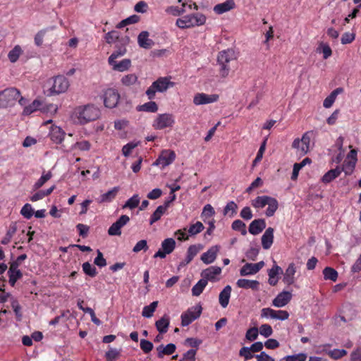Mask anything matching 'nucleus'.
I'll return each instance as SVG.
<instances>
[{
	"label": "nucleus",
	"instance_id": "f257e3e1",
	"mask_svg": "<svg viewBox=\"0 0 361 361\" xmlns=\"http://www.w3.org/2000/svg\"><path fill=\"white\" fill-rule=\"evenodd\" d=\"M100 116L99 109L93 104L80 106L74 109L73 118L80 124H85L97 119Z\"/></svg>",
	"mask_w": 361,
	"mask_h": 361
},
{
	"label": "nucleus",
	"instance_id": "f03ea898",
	"mask_svg": "<svg viewBox=\"0 0 361 361\" xmlns=\"http://www.w3.org/2000/svg\"><path fill=\"white\" fill-rule=\"evenodd\" d=\"M69 87V81L63 75H57L49 78L44 86V92L47 96L59 94L67 91Z\"/></svg>",
	"mask_w": 361,
	"mask_h": 361
},
{
	"label": "nucleus",
	"instance_id": "7ed1b4c3",
	"mask_svg": "<svg viewBox=\"0 0 361 361\" xmlns=\"http://www.w3.org/2000/svg\"><path fill=\"white\" fill-rule=\"evenodd\" d=\"M175 85V82L171 80L169 77H160L147 88L145 92L149 100L154 99L157 92H164L168 89L173 87Z\"/></svg>",
	"mask_w": 361,
	"mask_h": 361
},
{
	"label": "nucleus",
	"instance_id": "20e7f679",
	"mask_svg": "<svg viewBox=\"0 0 361 361\" xmlns=\"http://www.w3.org/2000/svg\"><path fill=\"white\" fill-rule=\"evenodd\" d=\"M206 20L207 18L204 14L196 13L178 18L176 25L179 28L185 29L203 25L206 23Z\"/></svg>",
	"mask_w": 361,
	"mask_h": 361
},
{
	"label": "nucleus",
	"instance_id": "39448f33",
	"mask_svg": "<svg viewBox=\"0 0 361 361\" xmlns=\"http://www.w3.org/2000/svg\"><path fill=\"white\" fill-rule=\"evenodd\" d=\"M235 52L233 49H228L219 53L217 61L220 66V75L223 78L228 76L230 67L228 63L235 59Z\"/></svg>",
	"mask_w": 361,
	"mask_h": 361
},
{
	"label": "nucleus",
	"instance_id": "423d86ee",
	"mask_svg": "<svg viewBox=\"0 0 361 361\" xmlns=\"http://www.w3.org/2000/svg\"><path fill=\"white\" fill-rule=\"evenodd\" d=\"M20 92L14 87L7 88L0 92V108H6L14 105L20 97Z\"/></svg>",
	"mask_w": 361,
	"mask_h": 361
},
{
	"label": "nucleus",
	"instance_id": "0eeeda50",
	"mask_svg": "<svg viewBox=\"0 0 361 361\" xmlns=\"http://www.w3.org/2000/svg\"><path fill=\"white\" fill-rule=\"evenodd\" d=\"M312 132H306L303 134L301 139H295L293 142L292 147L295 149L297 153L300 155L306 154L311 148Z\"/></svg>",
	"mask_w": 361,
	"mask_h": 361
},
{
	"label": "nucleus",
	"instance_id": "6e6552de",
	"mask_svg": "<svg viewBox=\"0 0 361 361\" xmlns=\"http://www.w3.org/2000/svg\"><path fill=\"white\" fill-rule=\"evenodd\" d=\"M202 311V307L200 305H196L188 308L185 312H183L181 317L182 326H188L193 321L198 319Z\"/></svg>",
	"mask_w": 361,
	"mask_h": 361
},
{
	"label": "nucleus",
	"instance_id": "1a4fd4ad",
	"mask_svg": "<svg viewBox=\"0 0 361 361\" xmlns=\"http://www.w3.org/2000/svg\"><path fill=\"white\" fill-rule=\"evenodd\" d=\"M175 123V118L171 114H159L152 123V127L155 130H162L166 128H171Z\"/></svg>",
	"mask_w": 361,
	"mask_h": 361
},
{
	"label": "nucleus",
	"instance_id": "9d476101",
	"mask_svg": "<svg viewBox=\"0 0 361 361\" xmlns=\"http://www.w3.org/2000/svg\"><path fill=\"white\" fill-rule=\"evenodd\" d=\"M176 159V154L171 149H164L161 152L158 158L153 163V166H157L161 169L171 164Z\"/></svg>",
	"mask_w": 361,
	"mask_h": 361
},
{
	"label": "nucleus",
	"instance_id": "9b49d317",
	"mask_svg": "<svg viewBox=\"0 0 361 361\" xmlns=\"http://www.w3.org/2000/svg\"><path fill=\"white\" fill-rule=\"evenodd\" d=\"M120 99V94L117 90L108 88L103 94L104 104L106 108L112 109L117 106Z\"/></svg>",
	"mask_w": 361,
	"mask_h": 361
},
{
	"label": "nucleus",
	"instance_id": "f8f14e48",
	"mask_svg": "<svg viewBox=\"0 0 361 361\" xmlns=\"http://www.w3.org/2000/svg\"><path fill=\"white\" fill-rule=\"evenodd\" d=\"M219 99V96L217 94L197 93L193 97V103L197 106L204 105L215 103Z\"/></svg>",
	"mask_w": 361,
	"mask_h": 361
},
{
	"label": "nucleus",
	"instance_id": "ddd939ff",
	"mask_svg": "<svg viewBox=\"0 0 361 361\" xmlns=\"http://www.w3.org/2000/svg\"><path fill=\"white\" fill-rule=\"evenodd\" d=\"M176 246V241L171 238H166L161 243V249L159 250L154 255V258H165L166 255L171 253Z\"/></svg>",
	"mask_w": 361,
	"mask_h": 361
},
{
	"label": "nucleus",
	"instance_id": "4468645a",
	"mask_svg": "<svg viewBox=\"0 0 361 361\" xmlns=\"http://www.w3.org/2000/svg\"><path fill=\"white\" fill-rule=\"evenodd\" d=\"M130 221L127 215H121L120 218L114 222L108 230V234L111 236L121 235V228L126 226Z\"/></svg>",
	"mask_w": 361,
	"mask_h": 361
},
{
	"label": "nucleus",
	"instance_id": "2eb2a0df",
	"mask_svg": "<svg viewBox=\"0 0 361 361\" xmlns=\"http://www.w3.org/2000/svg\"><path fill=\"white\" fill-rule=\"evenodd\" d=\"M298 267L293 262L290 263L283 274V281L284 283L290 286L295 281V274L297 272Z\"/></svg>",
	"mask_w": 361,
	"mask_h": 361
},
{
	"label": "nucleus",
	"instance_id": "dca6fc26",
	"mask_svg": "<svg viewBox=\"0 0 361 361\" xmlns=\"http://www.w3.org/2000/svg\"><path fill=\"white\" fill-rule=\"evenodd\" d=\"M8 275L9 277V283L11 286H14L16 281L21 279L23 276V274L21 271L18 269V262H12L10 265L9 269L8 271Z\"/></svg>",
	"mask_w": 361,
	"mask_h": 361
},
{
	"label": "nucleus",
	"instance_id": "f3484780",
	"mask_svg": "<svg viewBox=\"0 0 361 361\" xmlns=\"http://www.w3.org/2000/svg\"><path fill=\"white\" fill-rule=\"evenodd\" d=\"M221 273V268L216 266H212L209 268L203 270L201 273V276L203 279L212 281H217V276Z\"/></svg>",
	"mask_w": 361,
	"mask_h": 361
},
{
	"label": "nucleus",
	"instance_id": "a211bd4d",
	"mask_svg": "<svg viewBox=\"0 0 361 361\" xmlns=\"http://www.w3.org/2000/svg\"><path fill=\"white\" fill-rule=\"evenodd\" d=\"M291 298L292 294L290 292L283 291L273 300L272 305L276 307H283L290 301Z\"/></svg>",
	"mask_w": 361,
	"mask_h": 361
},
{
	"label": "nucleus",
	"instance_id": "6ab92c4d",
	"mask_svg": "<svg viewBox=\"0 0 361 361\" xmlns=\"http://www.w3.org/2000/svg\"><path fill=\"white\" fill-rule=\"evenodd\" d=\"M54 29H55V26H51V27H47L45 29H42V30H39L35 36V39H34L35 44L37 47L41 46L43 43V39L46 36L49 37V39H51V40L55 39L56 36H54L53 34L49 35L50 31H51Z\"/></svg>",
	"mask_w": 361,
	"mask_h": 361
},
{
	"label": "nucleus",
	"instance_id": "aec40b11",
	"mask_svg": "<svg viewBox=\"0 0 361 361\" xmlns=\"http://www.w3.org/2000/svg\"><path fill=\"white\" fill-rule=\"evenodd\" d=\"M66 135L65 132L59 126H51L49 131V137L56 144H61Z\"/></svg>",
	"mask_w": 361,
	"mask_h": 361
},
{
	"label": "nucleus",
	"instance_id": "412c9836",
	"mask_svg": "<svg viewBox=\"0 0 361 361\" xmlns=\"http://www.w3.org/2000/svg\"><path fill=\"white\" fill-rule=\"evenodd\" d=\"M137 43L142 48L148 49L152 47L154 42L149 38V32L147 31L141 32L137 37Z\"/></svg>",
	"mask_w": 361,
	"mask_h": 361
},
{
	"label": "nucleus",
	"instance_id": "4be33fe9",
	"mask_svg": "<svg viewBox=\"0 0 361 361\" xmlns=\"http://www.w3.org/2000/svg\"><path fill=\"white\" fill-rule=\"evenodd\" d=\"M219 250V248L217 245L210 247L206 252L202 255V261L207 264L212 263L216 258Z\"/></svg>",
	"mask_w": 361,
	"mask_h": 361
},
{
	"label": "nucleus",
	"instance_id": "5701e85b",
	"mask_svg": "<svg viewBox=\"0 0 361 361\" xmlns=\"http://www.w3.org/2000/svg\"><path fill=\"white\" fill-rule=\"evenodd\" d=\"M236 285L238 287L245 289H251L257 290L259 288V282L256 280H249L245 279H240L237 281Z\"/></svg>",
	"mask_w": 361,
	"mask_h": 361
},
{
	"label": "nucleus",
	"instance_id": "b1692460",
	"mask_svg": "<svg viewBox=\"0 0 361 361\" xmlns=\"http://www.w3.org/2000/svg\"><path fill=\"white\" fill-rule=\"evenodd\" d=\"M266 228L264 219H255L249 226V232L252 235H258Z\"/></svg>",
	"mask_w": 361,
	"mask_h": 361
},
{
	"label": "nucleus",
	"instance_id": "393cba45",
	"mask_svg": "<svg viewBox=\"0 0 361 361\" xmlns=\"http://www.w3.org/2000/svg\"><path fill=\"white\" fill-rule=\"evenodd\" d=\"M231 290H232L231 286L229 285H227L224 288V289L219 293V302L223 308H226L229 303Z\"/></svg>",
	"mask_w": 361,
	"mask_h": 361
},
{
	"label": "nucleus",
	"instance_id": "a878e982",
	"mask_svg": "<svg viewBox=\"0 0 361 361\" xmlns=\"http://www.w3.org/2000/svg\"><path fill=\"white\" fill-rule=\"evenodd\" d=\"M274 241V228L269 227L266 229L262 236V245L264 249L268 250L271 247Z\"/></svg>",
	"mask_w": 361,
	"mask_h": 361
},
{
	"label": "nucleus",
	"instance_id": "bb28decb",
	"mask_svg": "<svg viewBox=\"0 0 361 361\" xmlns=\"http://www.w3.org/2000/svg\"><path fill=\"white\" fill-rule=\"evenodd\" d=\"M109 64L114 71L124 72L128 71L131 66V61L129 59H124L121 61H112V63H109Z\"/></svg>",
	"mask_w": 361,
	"mask_h": 361
},
{
	"label": "nucleus",
	"instance_id": "cd10ccee",
	"mask_svg": "<svg viewBox=\"0 0 361 361\" xmlns=\"http://www.w3.org/2000/svg\"><path fill=\"white\" fill-rule=\"evenodd\" d=\"M235 7V2L233 0H226V1L216 4L214 7V11L217 14H222L227 11H231Z\"/></svg>",
	"mask_w": 361,
	"mask_h": 361
},
{
	"label": "nucleus",
	"instance_id": "c85d7f7f",
	"mask_svg": "<svg viewBox=\"0 0 361 361\" xmlns=\"http://www.w3.org/2000/svg\"><path fill=\"white\" fill-rule=\"evenodd\" d=\"M119 190L118 187H114L111 190L108 192L101 195L97 199V202L99 203H104V202H111L116 196Z\"/></svg>",
	"mask_w": 361,
	"mask_h": 361
},
{
	"label": "nucleus",
	"instance_id": "c756f323",
	"mask_svg": "<svg viewBox=\"0 0 361 361\" xmlns=\"http://www.w3.org/2000/svg\"><path fill=\"white\" fill-rule=\"evenodd\" d=\"M176 349V345L173 343H169L166 346L160 345L157 348L158 357L163 358L164 355H172Z\"/></svg>",
	"mask_w": 361,
	"mask_h": 361
},
{
	"label": "nucleus",
	"instance_id": "7c9ffc66",
	"mask_svg": "<svg viewBox=\"0 0 361 361\" xmlns=\"http://www.w3.org/2000/svg\"><path fill=\"white\" fill-rule=\"evenodd\" d=\"M341 173V170L340 167H336V169H331L328 172H326L322 178V181L324 183H329L335 178H336Z\"/></svg>",
	"mask_w": 361,
	"mask_h": 361
},
{
	"label": "nucleus",
	"instance_id": "2f4dec72",
	"mask_svg": "<svg viewBox=\"0 0 361 361\" xmlns=\"http://www.w3.org/2000/svg\"><path fill=\"white\" fill-rule=\"evenodd\" d=\"M42 102L41 101L35 99L32 104L24 107L23 114L25 116L30 115L37 110H40V109H42Z\"/></svg>",
	"mask_w": 361,
	"mask_h": 361
},
{
	"label": "nucleus",
	"instance_id": "473e14b6",
	"mask_svg": "<svg viewBox=\"0 0 361 361\" xmlns=\"http://www.w3.org/2000/svg\"><path fill=\"white\" fill-rule=\"evenodd\" d=\"M271 197L263 195L258 196L252 200V206L256 209H262L267 206Z\"/></svg>",
	"mask_w": 361,
	"mask_h": 361
},
{
	"label": "nucleus",
	"instance_id": "72a5a7b5",
	"mask_svg": "<svg viewBox=\"0 0 361 361\" xmlns=\"http://www.w3.org/2000/svg\"><path fill=\"white\" fill-rule=\"evenodd\" d=\"M91 147V144L87 140H81L78 141L73 145H71L69 151H75V150H80V151H89Z\"/></svg>",
	"mask_w": 361,
	"mask_h": 361
},
{
	"label": "nucleus",
	"instance_id": "f704fd0d",
	"mask_svg": "<svg viewBox=\"0 0 361 361\" xmlns=\"http://www.w3.org/2000/svg\"><path fill=\"white\" fill-rule=\"evenodd\" d=\"M54 189H55V185H52L51 187H50L47 190H39V191L37 192L36 193H35L34 195H32L30 197V200L32 202H37V201H38L39 200H42L44 197L49 195L53 192V190Z\"/></svg>",
	"mask_w": 361,
	"mask_h": 361
},
{
	"label": "nucleus",
	"instance_id": "c9c22d12",
	"mask_svg": "<svg viewBox=\"0 0 361 361\" xmlns=\"http://www.w3.org/2000/svg\"><path fill=\"white\" fill-rule=\"evenodd\" d=\"M169 323V319L166 317H163L156 322L155 325L160 334H165L168 331Z\"/></svg>",
	"mask_w": 361,
	"mask_h": 361
},
{
	"label": "nucleus",
	"instance_id": "e433bc0d",
	"mask_svg": "<svg viewBox=\"0 0 361 361\" xmlns=\"http://www.w3.org/2000/svg\"><path fill=\"white\" fill-rule=\"evenodd\" d=\"M310 163H311V159L307 157L304 159L300 163H295L293 165V173H292V176H291V179L295 180L298 176L300 170L302 169V168L303 166H305L307 164H310Z\"/></svg>",
	"mask_w": 361,
	"mask_h": 361
},
{
	"label": "nucleus",
	"instance_id": "4c0bfd02",
	"mask_svg": "<svg viewBox=\"0 0 361 361\" xmlns=\"http://www.w3.org/2000/svg\"><path fill=\"white\" fill-rule=\"evenodd\" d=\"M166 209L167 208L166 206H164L163 204L159 206L151 216L149 220L150 225H152L156 221L159 220L161 216L166 212Z\"/></svg>",
	"mask_w": 361,
	"mask_h": 361
},
{
	"label": "nucleus",
	"instance_id": "58836bf2",
	"mask_svg": "<svg viewBox=\"0 0 361 361\" xmlns=\"http://www.w3.org/2000/svg\"><path fill=\"white\" fill-rule=\"evenodd\" d=\"M138 80L137 76L135 73H130L124 75L121 82L123 85L126 87H130L136 84Z\"/></svg>",
	"mask_w": 361,
	"mask_h": 361
},
{
	"label": "nucleus",
	"instance_id": "ea45409f",
	"mask_svg": "<svg viewBox=\"0 0 361 361\" xmlns=\"http://www.w3.org/2000/svg\"><path fill=\"white\" fill-rule=\"evenodd\" d=\"M199 249L196 245H190L187 251V256L184 260V262H181L180 265H185L189 264L192 259L196 256L198 253Z\"/></svg>",
	"mask_w": 361,
	"mask_h": 361
},
{
	"label": "nucleus",
	"instance_id": "a19ab883",
	"mask_svg": "<svg viewBox=\"0 0 361 361\" xmlns=\"http://www.w3.org/2000/svg\"><path fill=\"white\" fill-rule=\"evenodd\" d=\"M268 202L269 203H267V204L268 207L265 213L267 216L270 217L272 216L277 210L279 204L278 201L275 198L271 197H270Z\"/></svg>",
	"mask_w": 361,
	"mask_h": 361
},
{
	"label": "nucleus",
	"instance_id": "79ce46f5",
	"mask_svg": "<svg viewBox=\"0 0 361 361\" xmlns=\"http://www.w3.org/2000/svg\"><path fill=\"white\" fill-rule=\"evenodd\" d=\"M207 285V281L205 279H200L192 288V294L194 296H199L204 290Z\"/></svg>",
	"mask_w": 361,
	"mask_h": 361
},
{
	"label": "nucleus",
	"instance_id": "37998d69",
	"mask_svg": "<svg viewBox=\"0 0 361 361\" xmlns=\"http://www.w3.org/2000/svg\"><path fill=\"white\" fill-rule=\"evenodd\" d=\"M257 273V270L254 264L246 263L240 270L241 276L253 275Z\"/></svg>",
	"mask_w": 361,
	"mask_h": 361
},
{
	"label": "nucleus",
	"instance_id": "c03bdc74",
	"mask_svg": "<svg viewBox=\"0 0 361 361\" xmlns=\"http://www.w3.org/2000/svg\"><path fill=\"white\" fill-rule=\"evenodd\" d=\"M157 305H158V302L154 301L149 305L145 306L143 307V310L142 312V315L146 318L152 317Z\"/></svg>",
	"mask_w": 361,
	"mask_h": 361
},
{
	"label": "nucleus",
	"instance_id": "a18cd8bd",
	"mask_svg": "<svg viewBox=\"0 0 361 361\" xmlns=\"http://www.w3.org/2000/svg\"><path fill=\"white\" fill-rule=\"evenodd\" d=\"M140 200V198L139 195L135 194L126 201V202L123 205V208H129L130 209H133L138 206Z\"/></svg>",
	"mask_w": 361,
	"mask_h": 361
},
{
	"label": "nucleus",
	"instance_id": "49530a36",
	"mask_svg": "<svg viewBox=\"0 0 361 361\" xmlns=\"http://www.w3.org/2000/svg\"><path fill=\"white\" fill-rule=\"evenodd\" d=\"M323 274L325 280L336 281L338 279V272L331 267H326L323 270Z\"/></svg>",
	"mask_w": 361,
	"mask_h": 361
},
{
	"label": "nucleus",
	"instance_id": "de8ad7c7",
	"mask_svg": "<svg viewBox=\"0 0 361 361\" xmlns=\"http://www.w3.org/2000/svg\"><path fill=\"white\" fill-rule=\"evenodd\" d=\"M52 177V173L51 171H48L47 173L42 174V176L37 180V182L33 185L34 190H38L41 187L44 185V184L48 181Z\"/></svg>",
	"mask_w": 361,
	"mask_h": 361
},
{
	"label": "nucleus",
	"instance_id": "09e8293b",
	"mask_svg": "<svg viewBox=\"0 0 361 361\" xmlns=\"http://www.w3.org/2000/svg\"><path fill=\"white\" fill-rule=\"evenodd\" d=\"M22 54V49L19 45H16L14 47L13 49H11L8 54V57L11 62L15 63L19 59V56Z\"/></svg>",
	"mask_w": 361,
	"mask_h": 361
},
{
	"label": "nucleus",
	"instance_id": "8fccbe9b",
	"mask_svg": "<svg viewBox=\"0 0 361 361\" xmlns=\"http://www.w3.org/2000/svg\"><path fill=\"white\" fill-rule=\"evenodd\" d=\"M317 51L323 54V58L324 59H327L332 54V51L329 45L324 42H321L319 44Z\"/></svg>",
	"mask_w": 361,
	"mask_h": 361
},
{
	"label": "nucleus",
	"instance_id": "3c124183",
	"mask_svg": "<svg viewBox=\"0 0 361 361\" xmlns=\"http://www.w3.org/2000/svg\"><path fill=\"white\" fill-rule=\"evenodd\" d=\"M204 228V225L200 221H197L195 224L191 225L188 228V234L190 236L195 235L201 233Z\"/></svg>",
	"mask_w": 361,
	"mask_h": 361
},
{
	"label": "nucleus",
	"instance_id": "603ef678",
	"mask_svg": "<svg viewBox=\"0 0 361 361\" xmlns=\"http://www.w3.org/2000/svg\"><path fill=\"white\" fill-rule=\"evenodd\" d=\"M126 53V49L125 47H121L118 49L115 50L109 57L108 63H112V61H116L117 59L123 56Z\"/></svg>",
	"mask_w": 361,
	"mask_h": 361
},
{
	"label": "nucleus",
	"instance_id": "864d4df0",
	"mask_svg": "<svg viewBox=\"0 0 361 361\" xmlns=\"http://www.w3.org/2000/svg\"><path fill=\"white\" fill-rule=\"evenodd\" d=\"M139 110L146 112L154 113L157 111L158 106L156 102L150 101L141 105L139 107Z\"/></svg>",
	"mask_w": 361,
	"mask_h": 361
},
{
	"label": "nucleus",
	"instance_id": "5fc2aeb1",
	"mask_svg": "<svg viewBox=\"0 0 361 361\" xmlns=\"http://www.w3.org/2000/svg\"><path fill=\"white\" fill-rule=\"evenodd\" d=\"M231 227L234 231H240L243 235H245L247 234L246 225L241 220H235L232 223Z\"/></svg>",
	"mask_w": 361,
	"mask_h": 361
},
{
	"label": "nucleus",
	"instance_id": "6e6d98bb",
	"mask_svg": "<svg viewBox=\"0 0 361 361\" xmlns=\"http://www.w3.org/2000/svg\"><path fill=\"white\" fill-rule=\"evenodd\" d=\"M82 267L85 274L91 277H94L97 274L96 268L88 262L83 263Z\"/></svg>",
	"mask_w": 361,
	"mask_h": 361
},
{
	"label": "nucleus",
	"instance_id": "4d7b16f0",
	"mask_svg": "<svg viewBox=\"0 0 361 361\" xmlns=\"http://www.w3.org/2000/svg\"><path fill=\"white\" fill-rule=\"evenodd\" d=\"M20 214L25 219H30L34 214V209L32 205L26 203L20 210Z\"/></svg>",
	"mask_w": 361,
	"mask_h": 361
},
{
	"label": "nucleus",
	"instance_id": "13d9d810",
	"mask_svg": "<svg viewBox=\"0 0 361 361\" xmlns=\"http://www.w3.org/2000/svg\"><path fill=\"white\" fill-rule=\"evenodd\" d=\"M356 162L345 160L342 168L341 169V172L343 171L345 175H350L355 166Z\"/></svg>",
	"mask_w": 361,
	"mask_h": 361
},
{
	"label": "nucleus",
	"instance_id": "bf43d9fd",
	"mask_svg": "<svg viewBox=\"0 0 361 361\" xmlns=\"http://www.w3.org/2000/svg\"><path fill=\"white\" fill-rule=\"evenodd\" d=\"M140 17L137 15H133L123 20H121L117 25L118 28H122L127 25L133 24L138 22Z\"/></svg>",
	"mask_w": 361,
	"mask_h": 361
},
{
	"label": "nucleus",
	"instance_id": "052dcab7",
	"mask_svg": "<svg viewBox=\"0 0 361 361\" xmlns=\"http://www.w3.org/2000/svg\"><path fill=\"white\" fill-rule=\"evenodd\" d=\"M258 330H259V333L262 336H264L265 338L269 337L273 334V329H272L271 326L267 324L261 325V326L259 327V329H258Z\"/></svg>",
	"mask_w": 361,
	"mask_h": 361
},
{
	"label": "nucleus",
	"instance_id": "680f3d73",
	"mask_svg": "<svg viewBox=\"0 0 361 361\" xmlns=\"http://www.w3.org/2000/svg\"><path fill=\"white\" fill-rule=\"evenodd\" d=\"M262 318L266 319H275L276 317V310L269 307L263 308L261 310Z\"/></svg>",
	"mask_w": 361,
	"mask_h": 361
},
{
	"label": "nucleus",
	"instance_id": "e2e57ef3",
	"mask_svg": "<svg viewBox=\"0 0 361 361\" xmlns=\"http://www.w3.org/2000/svg\"><path fill=\"white\" fill-rule=\"evenodd\" d=\"M329 355L333 359L338 360L347 354V351L344 349H334L328 353Z\"/></svg>",
	"mask_w": 361,
	"mask_h": 361
},
{
	"label": "nucleus",
	"instance_id": "0e129e2a",
	"mask_svg": "<svg viewBox=\"0 0 361 361\" xmlns=\"http://www.w3.org/2000/svg\"><path fill=\"white\" fill-rule=\"evenodd\" d=\"M307 355L306 353H298L293 355H288L284 357L286 361H305Z\"/></svg>",
	"mask_w": 361,
	"mask_h": 361
},
{
	"label": "nucleus",
	"instance_id": "69168bd1",
	"mask_svg": "<svg viewBox=\"0 0 361 361\" xmlns=\"http://www.w3.org/2000/svg\"><path fill=\"white\" fill-rule=\"evenodd\" d=\"M214 214L215 211L213 207L211 204H207L204 207L201 216L202 218H209L213 216Z\"/></svg>",
	"mask_w": 361,
	"mask_h": 361
},
{
	"label": "nucleus",
	"instance_id": "338daca9",
	"mask_svg": "<svg viewBox=\"0 0 361 361\" xmlns=\"http://www.w3.org/2000/svg\"><path fill=\"white\" fill-rule=\"evenodd\" d=\"M148 250L147 242L146 240H141L138 241L133 248V252L137 253L141 250L146 251Z\"/></svg>",
	"mask_w": 361,
	"mask_h": 361
},
{
	"label": "nucleus",
	"instance_id": "774afa93",
	"mask_svg": "<svg viewBox=\"0 0 361 361\" xmlns=\"http://www.w3.org/2000/svg\"><path fill=\"white\" fill-rule=\"evenodd\" d=\"M258 334V329L257 327H252L247 331L245 338L250 341H253L257 338Z\"/></svg>",
	"mask_w": 361,
	"mask_h": 361
}]
</instances>
